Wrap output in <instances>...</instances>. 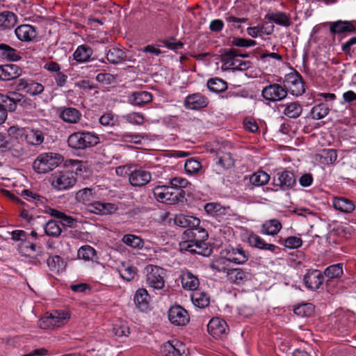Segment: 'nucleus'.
I'll list each match as a JSON object with an SVG mask.
<instances>
[{
	"instance_id": "35",
	"label": "nucleus",
	"mask_w": 356,
	"mask_h": 356,
	"mask_svg": "<svg viewBox=\"0 0 356 356\" xmlns=\"http://www.w3.org/2000/svg\"><path fill=\"white\" fill-rule=\"evenodd\" d=\"M181 248L186 251L202 254V250L204 249L206 243L204 241H195L193 240L185 241L180 243Z\"/></svg>"
},
{
	"instance_id": "11",
	"label": "nucleus",
	"mask_w": 356,
	"mask_h": 356,
	"mask_svg": "<svg viewBox=\"0 0 356 356\" xmlns=\"http://www.w3.org/2000/svg\"><path fill=\"white\" fill-rule=\"evenodd\" d=\"M209 99L204 95L196 92L188 95L184 101V106L189 110H200L209 104Z\"/></svg>"
},
{
	"instance_id": "24",
	"label": "nucleus",
	"mask_w": 356,
	"mask_h": 356,
	"mask_svg": "<svg viewBox=\"0 0 356 356\" xmlns=\"http://www.w3.org/2000/svg\"><path fill=\"white\" fill-rule=\"evenodd\" d=\"M152 100V95L147 91L133 92L128 96L129 103L141 106L149 103Z\"/></svg>"
},
{
	"instance_id": "8",
	"label": "nucleus",
	"mask_w": 356,
	"mask_h": 356,
	"mask_svg": "<svg viewBox=\"0 0 356 356\" xmlns=\"http://www.w3.org/2000/svg\"><path fill=\"white\" fill-rule=\"evenodd\" d=\"M221 254L226 260L236 264H245L250 257L249 253L241 247L227 248Z\"/></svg>"
},
{
	"instance_id": "64",
	"label": "nucleus",
	"mask_w": 356,
	"mask_h": 356,
	"mask_svg": "<svg viewBox=\"0 0 356 356\" xmlns=\"http://www.w3.org/2000/svg\"><path fill=\"white\" fill-rule=\"evenodd\" d=\"M101 124L106 127H113L117 124V118L111 113L102 115L99 120Z\"/></svg>"
},
{
	"instance_id": "30",
	"label": "nucleus",
	"mask_w": 356,
	"mask_h": 356,
	"mask_svg": "<svg viewBox=\"0 0 356 356\" xmlns=\"http://www.w3.org/2000/svg\"><path fill=\"white\" fill-rule=\"evenodd\" d=\"M149 300L147 290L143 288L138 289L134 298L136 307L141 311H145L148 308Z\"/></svg>"
},
{
	"instance_id": "12",
	"label": "nucleus",
	"mask_w": 356,
	"mask_h": 356,
	"mask_svg": "<svg viewBox=\"0 0 356 356\" xmlns=\"http://www.w3.org/2000/svg\"><path fill=\"white\" fill-rule=\"evenodd\" d=\"M161 356H186L184 345L178 341H168L161 347Z\"/></svg>"
},
{
	"instance_id": "47",
	"label": "nucleus",
	"mask_w": 356,
	"mask_h": 356,
	"mask_svg": "<svg viewBox=\"0 0 356 356\" xmlns=\"http://www.w3.org/2000/svg\"><path fill=\"white\" fill-rule=\"evenodd\" d=\"M95 198V193L90 188H85L79 191L76 194V200L84 204H89Z\"/></svg>"
},
{
	"instance_id": "59",
	"label": "nucleus",
	"mask_w": 356,
	"mask_h": 356,
	"mask_svg": "<svg viewBox=\"0 0 356 356\" xmlns=\"http://www.w3.org/2000/svg\"><path fill=\"white\" fill-rule=\"evenodd\" d=\"M238 49H229L225 50V52L222 54L221 61L227 67L230 68L231 63L233 62L234 57H237Z\"/></svg>"
},
{
	"instance_id": "16",
	"label": "nucleus",
	"mask_w": 356,
	"mask_h": 356,
	"mask_svg": "<svg viewBox=\"0 0 356 356\" xmlns=\"http://www.w3.org/2000/svg\"><path fill=\"white\" fill-rule=\"evenodd\" d=\"M15 97H9L7 95L0 94V124H3L8 116V111H15Z\"/></svg>"
},
{
	"instance_id": "22",
	"label": "nucleus",
	"mask_w": 356,
	"mask_h": 356,
	"mask_svg": "<svg viewBox=\"0 0 356 356\" xmlns=\"http://www.w3.org/2000/svg\"><path fill=\"white\" fill-rule=\"evenodd\" d=\"M22 69L15 64L0 65V80L10 81L21 75Z\"/></svg>"
},
{
	"instance_id": "48",
	"label": "nucleus",
	"mask_w": 356,
	"mask_h": 356,
	"mask_svg": "<svg viewBox=\"0 0 356 356\" xmlns=\"http://www.w3.org/2000/svg\"><path fill=\"white\" fill-rule=\"evenodd\" d=\"M330 111L329 106L324 103L314 106L311 110L312 118L314 120H321L325 118Z\"/></svg>"
},
{
	"instance_id": "14",
	"label": "nucleus",
	"mask_w": 356,
	"mask_h": 356,
	"mask_svg": "<svg viewBox=\"0 0 356 356\" xmlns=\"http://www.w3.org/2000/svg\"><path fill=\"white\" fill-rule=\"evenodd\" d=\"M58 115L67 124H76L82 118L80 111L74 107H60L58 109Z\"/></svg>"
},
{
	"instance_id": "51",
	"label": "nucleus",
	"mask_w": 356,
	"mask_h": 356,
	"mask_svg": "<svg viewBox=\"0 0 356 356\" xmlns=\"http://www.w3.org/2000/svg\"><path fill=\"white\" fill-rule=\"evenodd\" d=\"M207 87L211 91L220 92L227 88V83L219 78H212L208 81Z\"/></svg>"
},
{
	"instance_id": "58",
	"label": "nucleus",
	"mask_w": 356,
	"mask_h": 356,
	"mask_svg": "<svg viewBox=\"0 0 356 356\" xmlns=\"http://www.w3.org/2000/svg\"><path fill=\"white\" fill-rule=\"evenodd\" d=\"M217 163L224 169H229L234 165V159L229 152H225L219 156Z\"/></svg>"
},
{
	"instance_id": "23",
	"label": "nucleus",
	"mask_w": 356,
	"mask_h": 356,
	"mask_svg": "<svg viewBox=\"0 0 356 356\" xmlns=\"http://www.w3.org/2000/svg\"><path fill=\"white\" fill-rule=\"evenodd\" d=\"M207 238V232L205 229L200 227V225L187 229L183 234V238L186 239V241H205Z\"/></svg>"
},
{
	"instance_id": "34",
	"label": "nucleus",
	"mask_w": 356,
	"mask_h": 356,
	"mask_svg": "<svg viewBox=\"0 0 356 356\" xmlns=\"http://www.w3.org/2000/svg\"><path fill=\"white\" fill-rule=\"evenodd\" d=\"M47 264L51 271L57 273L63 270L66 266L65 261L58 255L49 256Z\"/></svg>"
},
{
	"instance_id": "2",
	"label": "nucleus",
	"mask_w": 356,
	"mask_h": 356,
	"mask_svg": "<svg viewBox=\"0 0 356 356\" xmlns=\"http://www.w3.org/2000/svg\"><path fill=\"white\" fill-rule=\"evenodd\" d=\"M62 161L63 157L59 154L42 153L34 161L33 168L38 173H47L58 167Z\"/></svg>"
},
{
	"instance_id": "26",
	"label": "nucleus",
	"mask_w": 356,
	"mask_h": 356,
	"mask_svg": "<svg viewBox=\"0 0 356 356\" xmlns=\"http://www.w3.org/2000/svg\"><path fill=\"white\" fill-rule=\"evenodd\" d=\"M332 204L336 210L346 213L353 212L355 209L353 201L343 197H334L332 200Z\"/></svg>"
},
{
	"instance_id": "13",
	"label": "nucleus",
	"mask_w": 356,
	"mask_h": 356,
	"mask_svg": "<svg viewBox=\"0 0 356 356\" xmlns=\"http://www.w3.org/2000/svg\"><path fill=\"white\" fill-rule=\"evenodd\" d=\"M209 333L214 338H220L227 334L228 325L225 320L213 318L207 325Z\"/></svg>"
},
{
	"instance_id": "46",
	"label": "nucleus",
	"mask_w": 356,
	"mask_h": 356,
	"mask_svg": "<svg viewBox=\"0 0 356 356\" xmlns=\"http://www.w3.org/2000/svg\"><path fill=\"white\" fill-rule=\"evenodd\" d=\"M193 304L200 307L205 308L209 306L210 299L209 296L204 292L196 291L191 296Z\"/></svg>"
},
{
	"instance_id": "36",
	"label": "nucleus",
	"mask_w": 356,
	"mask_h": 356,
	"mask_svg": "<svg viewBox=\"0 0 356 356\" xmlns=\"http://www.w3.org/2000/svg\"><path fill=\"white\" fill-rule=\"evenodd\" d=\"M106 59L110 63L117 65L125 60V54L122 49L111 47L106 53Z\"/></svg>"
},
{
	"instance_id": "45",
	"label": "nucleus",
	"mask_w": 356,
	"mask_h": 356,
	"mask_svg": "<svg viewBox=\"0 0 356 356\" xmlns=\"http://www.w3.org/2000/svg\"><path fill=\"white\" fill-rule=\"evenodd\" d=\"M9 97H15L17 101H15V110L17 106H21L23 109H31L33 108L32 101L30 99L25 98L23 95L17 92H9L8 94Z\"/></svg>"
},
{
	"instance_id": "38",
	"label": "nucleus",
	"mask_w": 356,
	"mask_h": 356,
	"mask_svg": "<svg viewBox=\"0 0 356 356\" xmlns=\"http://www.w3.org/2000/svg\"><path fill=\"white\" fill-rule=\"evenodd\" d=\"M0 50L1 51V57L9 61H17L20 60L21 56L17 51L6 44H0Z\"/></svg>"
},
{
	"instance_id": "53",
	"label": "nucleus",
	"mask_w": 356,
	"mask_h": 356,
	"mask_svg": "<svg viewBox=\"0 0 356 356\" xmlns=\"http://www.w3.org/2000/svg\"><path fill=\"white\" fill-rule=\"evenodd\" d=\"M122 241L126 245L134 248H140L143 246V239L134 234H126L122 238Z\"/></svg>"
},
{
	"instance_id": "7",
	"label": "nucleus",
	"mask_w": 356,
	"mask_h": 356,
	"mask_svg": "<svg viewBox=\"0 0 356 356\" xmlns=\"http://www.w3.org/2000/svg\"><path fill=\"white\" fill-rule=\"evenodd\" d=\"M274 186H279L282 191L292 188L296 184V177L290 170H283L276 173L273 177Z\"/></svg>"
},
{
	"instance_id": "18",
	"label": "nucleus",
	"mask_w": 356,
	"mask_h": 356,
	"mask_svg": "<svg viewBox=\"0 0 356 356\" xmlns=\"http://www.w3.org/2000/svg\"><path fill=\"white\" fill-rule=\"evenodd\" d=\"M355 31V26L350 21L338 20L330 22V32L332 35L351 33Z\"/></svg>"
},
{
	"instance_id": "32",
	"label": "nucleus",
	"mask_w": 356,
	"mask_h": 356,
	"mask_svg": "<svg viewBox=\"0 0 356 356\" xmlns=\"http://www.w3.org/2000/svg\"><path fill=\"white\" fill-rule=\"evenodd\" d=\"M91 207L94 209H91L90 211L102 215H107L114 213L118 210V207L115 204L95 202Z\"/></svg>"
},
{
	"instance_id": "39",
	"label": "nucleus",
	"mask_w": 356,
	"mask_h": 356,
	"mask_svg": "<svg viewBox=\"0 0 356 356\" xmlns=\"http://www.w3.org/2000/svg\"><path fill=\"white\" fill-rule=\"evenodd\" d=\"M324 274L328 277L327 285H329L332 280L340 277L343 274V264H337L331 265L325 268Z\"/></svg>"
},
{
	"instance_id": "27",
	"label": "nucleus",
	"mask_w": 356,
	"mask_h": 356,
	"mask_svg": "<svg viewBox=\"0 0 356 356\" xmlns=\"http://www.w3.org/2000/svg\"><path fill=\"white\" fill-rule=\"evenodd\" d=\"M248 243L252 247L264 250H268L272 252H275L279 249L277 246L273 244L266 243L263 238L254 234H252L249 236Z\"/></svg>"
},
{
	"instance_id": "31",
	"label": "nucleus",
	"mask_w": 356,
	"mask_h": 356,
	"mask_svg": "<svg viewBox=\"0 0 356 356\" xmlns=\"http://www.w3.org/2000/svg\"><path fill=\"white\" fill-rule=\"evenodd\" d=\"M282 225L277 219L266 220L261 225V232L264 234L274 236L282 229Z\"/></svg>"
},
{
	"instance_id": "17",
	"label": "nucleus",
	"mask_w": 356,
	"mask_h": 356,
	"mask_svg": "<svg viewBox=\"0 0 356 356\" xmlns=\"http://www.w3.org/2000/svg\"><path fill=\"white\" fill-rule=\"evenodd\" d=\"M304 283L307 288L316 290L320 288L324 281V276L320 270H309L304 276Z\"/></svg>"
},
{
	"instance_id": "43",
	"label": "nucleus",
	"mask_w": 356,
	"mask_h": 356,
	"mask_svg": "<svg viewBox=\"0 0 356 356\" xmlns=\"http://www.w3.org/2000/svg\"><path fill=\"white\" fill-rule=\"evenodd\" d=\"M270 180V175L264 171L259 170L250 177V182L255 186L266 184Z\"/></svg>"
},
{
	"instance_id": "37",
	"label": "nucleus",
	"mask_w": 356,
	"mask_h": 356,
	"mask_svg": "<svg viewBox=\"0 0 356 356\" xmlns=\"http://www.w3.org/2000/svg\"><path fill=\"white\" fill-rule=\"evenodd\" d=\"M266 18L280 26L288 27L291 25L290 18L285 13H270L266 15Z\"/></svg>"
},
{
	"instance_id": "25",
	"label": "nucleus",
	"mask_w": 356,
	"mask_h": 356,
	"mask_svg": "<svg viewBox=\"0 0 356 356\" xmlns=\"http://www.w3.org/2000/svg\"><path fill=\"white\" fill-rule=\"evenodd\" d=\"M175 224L181 227H197L200 224V220L192 216L184 215L182 213L175 216L174 219Z\"/></svg>"
},
{
	"instance_id": "29",
	"label": "nucleus",
	"mask_w": 356,
	"mask_h": 356,
	"mask_svg": "<svg viewBox=\"0 0 356 356\" xmlns=\"http://www.w3.org/2000/svg\"><path fill=\"white\" fill-rule=\"evenodd\" d=\"M168 194L169 196H167V199L168 204H175L179 202L183 203L186 201L185 197L186 192L184 189L170 186H168Z\"/></svg>"
},
{
	"instance_id": "5",
	"label": "nucleus",
	"mask_w": 356,
	"mask_h": 356,
	"mask_svg": "<svg viewBox=\"0 0 356 356\" xmlns=\"http://www.w3.org/2000/svg\"><path fill=\"white\" fill-rule=\"evenodd\" d=\"M69 317L67 312L54 311L49 315L40 318L38 323L39 326L42 329L58 327L65 324Z\"/></svg>"
},
{
	"instance_id": "1",
	"label": "nucleus",
	"mask_w": 356,
	"mask_h": 356,
	"mask_svg": "<svg viewBox=\"0 0 356 356\" xmlns=\"http://www.w3.org/2000/svg\"><path fill=\"white\" fill-rule=\"evenodd\" d=\"M68 146L76 150H83L94 147L99 142V137L89 131H76L70 134L67 138Z\"/></svg>"
},
{
	"instance_id": "44",
	"label": "nucleus",
	"mask_w": 356,
	"mask_h": 356,
	"mask_svg": "<svg viewBox=\"0 0 356 356\" xmlns=\"http://www.w3.org/2000/svg\"><path fill=\"white\" fill-rule=\"evenodd\" d=\"M284 106V114L290 118H297L302 112V107L298 102H291Z\"/></svg>"
},
{
	"instance_id": "15",
	"label": "nucleus",
	"mask_w": 356,
	"mask_h": 356,
	"mask_svg": "<svg viewBox=\"0 0 356 356\" xmlns=\"http://www.w3.org/2000/svg\"><path fill=\"white\" fill-rule=\"evenodd\" d=\"M152 179L150 172L138 169L131 170L129 173V180L134 186H143L148 184Z\"/></svg>"
},
{
	"instance_id": "63",
	"label": "nucleus",
	"mask_w": 356,
	"mask_h": 356,
	"mask_svg": "<svg viewBox=\"0 0 356 356\" xmlns=\"http://www.w3.org/2000/svg\"><path fill=\"white\" fill-rule=\"evenodd\" d=\"M113 332L118 337L128 336L129 327L126 323L120 322L113 325Z\"/></svg>"
},
{
	"instance_id": "49",
	"label": "nucleus",
	"mask_w": 356,
	"mask_h": 356,
	"mask_svg": "<svg viewBox=\"0 0 356 356\" xmlns=\"http://www.w3.org/2000/svg\"><path fill=\"white\" fill-rule=\"evenodd\" d=\"M293 312L300 317H309L314 312V306L312 303H304L295 307Z\"/></svg>"
},
{
	"instance_id": "28",
	"label": "nucleus",
	"mask_w": 356,
	"mask_h": 356,
	"mask_svg": "<svg viewBox=\"0 0 356 356\" xmlns=\"http://www.w3.org/2000/svg\"><path fill=\"white\" fill-rule=\"evenodd\" d=\"M227 277L228 280L235 284L250 279V273L241 268L227 269Z\"/></svg>"
},
{
	"instance_id": "61",
	"label": "nucleus",
	"mask_w": 356,
	"mask_h": 356,
	"mask_svg": "<svg viewBox=\"0 0 356 356\" xmlns=\"http://www.w3.org/2000/svg\"><path fill=\"white\" fill-rule=\"evenodd\" d=\"M231 44L240 47H248L257 44L256 41L251 39L234 37L230 41Z\"/></svg>"
},
{
	"instance_id": "3",
	"label": "nucleus",
	"mask_w": 356,
	"mask_h": 356,
	"mask_svg": "<svg viewBox=\"0 0 356 356\" xmlns=\"http://www.w3.org/2000/svg\"><path fill=\"white\" fill-rule=\"evenodd\" d=\"M51 186L56 191H65L76 183V175L71 170L56 171L49 177Z\"/></svg>"
},
{
	"instance_id": "6",
	"label": "nucleus",
	"mask_w": 356,
	"mask_h": 356,
	"mask_svg": "<svg viewBox=\"0 0 356 356\" xmlns=\"http://www.w3.org/2000/svg\"><path fill=\"white\" fill-rule=\"evenodd\" d=\"M261 95L269 102H278L286 97L287 90L284 86L273 83L264 87L261 91Z\"/></svg>"
},
{
	"instance_id": "21",
	"label": "nucleus",
	"mask_w": 356,
	"mask_h": 356,
	"mask_svg": "<svg viewBox=\"0 0 356 356\" xmlns=\"http://www.w3.org/2000/svg\"><path fill=\"white\" fill-rule=\"evenodd\" d=\"M180 279L182 287L184 289L194 291L196 290L200 285V281L197 277L186 269H184L181 271Z\"/></svg>"
},
{
	"instance_id": "40",
	"label": "nucleus",
	"mask_w": 356,
	"mask_h": 356,
	"mask_svg": "<svg viewBox=\"0 0 356 356\" xmlns=\"http://www.w3.org/2000/svg\"><path fill=\"white\" fill-rule=\"evenodd\" d=\"M317 156L319 162L325 165L332 164L337 159V150L334 149H324Z\"/></svg>"
},
{
	"instance_id": "52",
	"label": "nucleus",
	"mask_w": 356,
	"mask_h": 356,
	"mask_svg": "<svg viewBox=\"0 0 356 356\" xmlns=\"http://www.w3.org/2000/svg\"><path fill=\"white\" fill-rule=\"evenodd\" d=\"M78 258L85 261L93 260L96 255L95 250L90 245H83L78 250Z\"/></svg>"
},
{
	"instance_id": "19",
	"label": "nucleus",
	"mask_w": 356,
	"mask_h": 356,
	"mask_svg": "<svg viewBox=\"0 0 356 356\" xmlns=\"http://www.w3.org/2000/svg\"><path fill=\"white\" fill-rule=\"evenodd\" d=\"M15 33L18 40L22 42L32 41L37 36L35 28L29 24H22L18 26Z\"/></svg>"
},
{
	"instance_id": "54",
	"label": "nucleus",
	"mask_w": 356,
	"mask_h": 356,
	"mask_svg": "<svg viewBox=\"0 0 356 356\" xmlns=\"http://www.w3.org/2000/svg\"><path fill=\"white\" fill-rule=\"evenodd\" d=\"M168 186H156L153 189V195L157 201L168 204Z\"/></svg>"
},
{
	"instance_id": "10",
	"label": "nucleus",
	"mask_w": 356,
	"mask_h": 356,
	"mask_svg": "<svg viewBox=\"0 0 356 356\" xmlns=\"http://www.w3.org/2000/svg\"><path fill=\"white\" fill-rule=\"evenodd\" d=\"M16 89L24 91L30 95L35 96L44 91V86L31 79H20L16 82Z\"/></svg>"
},
{
	"instance_id": "9",
	"label": "nucleus",
	"mask_w": 356,
	"mask_h": 356,
	"mask_svg": "<svg viewBox=\"0 0 356 356\" xmlns=\"http://www.w3.org/2000/svg\"><path fill=\"white\" fill-rule=\"evenodd\" d=\"M168 319L175 325L184 326L189 322L190 317L185 309L179 305H175L169 309Z\"/></svg>"
},
{
	"instance_id": "56",
	"label": "nucleus",
	"mask_w": 356,
	"mask_h": 356,
	"mask_svg": "<svg viewBox=\"0 0 356 356\" xmlns=\"http://www.w3.org/2000/svg\"><path fill=\"white\" fill-rule=\"evenodd\" d=\"M302 79V76L297 72L288 74L286 75L284 80V87L286 90H288L291 92V86L295 85L298 81H300Z\"/></svg>"
},
{
	"instance_id": "33",
	"label": "nucleus",
	"mask_w": 356,
	"mask_h": 356,
	"mask_svg": "<svg viewBox=\"0 0 356 356\" xmlns=\"http://www.w3.org/2000/svg\"><path fill=\"white\" fill-rule=\"evenodd\" d=\"M93 54V50L91 47L86 44H82L77 47L73 56L74 60L79 63H85L90 60V57Z\"/></svg>"
},
{
	"instance_id": "41",
	"label": "nucleus",
	"mask_w": 356,
	"mask_h": 356,
	"mask_svg": "<svg viewBox=\"0 0 356 356\" xmlns=\"http://www.w3.org/2000/svg\"><path fill=\"white\" fill-rule=\"evenodd\" d=\"M26 138L29 144L34 146H38L44 142V134L40 129H33L26 135Z\"/></svg>"
},
{
	"instance_id": "50",
	"label": "nucleus",
	"mask_w": 356,
	"mask_h": 356,
	"mask_svg": "<svg viewBox=\"0 0 356 356\" xmlns=\"http://www.w3.org/2000/svg\"><path fill=\"white\" fill-rule=\"evenodd\" d=\"M44 229L47 235L53 237H58L62 232L59 222L52 220L46 222Z\"/></svg>"
},
{
	"instance_id": "55",
	"label": "nucleus",
	"mask_w": 356,
	"mask_h": 356,
	"mask_svg": "<svg viewBox=\"0 0 356 356\" xmlns=\"http://www.w3.org/2000/svg\"><path fill=\"white\" fill-rule=\"evenodd\" d=\"M22 195L27 200L34 202L36 205H38V204H43L47 201L45 197L28 189L23 190L22 191Z\"/></svg>"
},
{
	"instance_id": "62",
	"label": "nucleus",
	"mask_w": 356,
	"mask_h": 356,
	"mask_svg": "<svg viewBox=\"0 0 356 356\" xmlns=\"http://www.w3.org/2000/svg\"><path fill=\"white\" fill-rule=\"evenodd\" d=\"M282 244L286 248L296 249L300 248L302 245V241L299 237L292 236L285 238Z\"/></svg>"
},
{
	"instance_id": "57",
	"label": "nucleus",
	"mask_w": 356,
	"mask_h": 356,
	"mask_svg": "<svg viewBox=\"0 0 356 356\" xmlns=\"http://www.w3.org/2000/svg\"><path fill=\"white\" fill-rule=\"evenodd\" d=\"M202 168L200 162L194 159H188L186 161L184 164V168L186 173L193 175L198 172Z\"/></svg>"
},
{
	"instance_id": "4",
	"label": "nucleus",
	"mask_w": 356,
	"mask_h": 356,
	"mask_svg": "<svg viewBox=\"0 0 356 356\" xmlns=\"http://www.w3.org/2000/svg\"><path fill=\"white\" fill-rule=\"evenodd\" d=\"M147 284L156 289H161L165 284L164 270L154 265H147L145 268Z\"/></svg>"
},
{
	"instance_id": "42",
	"label": "nucleus",
	"mask_w": 356,
	"mask_h": 356,
	"mask_svg": "<svg viewBox=\"0 0 356 356\" xmlns=\"http://www.w3.org/2000/svg\"><path fill=\"white\" fill-rule=\"evenodd\" d=\"M18 250L23 255H31L32 252H41V248L30 242L26 238L18 245Z\"/></svg>"
},
{
	"instance_id": "60",
	"label": "nucleus",
	"mask_w": 356,
	"mask_h": 356,
	"mask_svg": "<svg viewBox=\"0 0 356 356\" xmlns=\"http://www.w3.org/2000/svg\"><path fill=\"white\" fill-rule=\"evenodd\" d=\"M120 273L124 280L129 282L134 278L137 273V269L133 266H124V268L120 270Z\"/></svg>"
},
{
	"instance_id": "20",
	"label": "nucleus",
	"mask_w": 356,
	"mask_h": 356,
	"mask_svg": "<svg viewBox=\"0 0 356 356\" xmlns=\"http://www.w3.org/2000/svg\"><path fill=\"white\" fill-rule=\"evenodd\" d=\"M18 22V17L13 12L4 10L0 13V31H10Z\"/></svg>"
}]
</instances>
